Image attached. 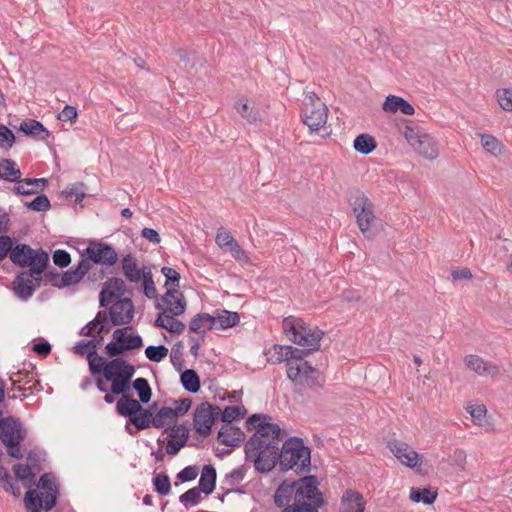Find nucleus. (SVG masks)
Returning <instances> with one entry per match:
<instances>
[{
  "mask_svg": "<svg viewBox=\"0 0 512 512\" xmlns=\"http://www.w3.org/2000/svg\"><path fill=\"white\" fill-rule=\"evenodd\" d=\"M273 500L281 512H319L325 503L314 475L283 480L275 490Z\"/></svg>",
  "mask_w": 512,
  "mask_h": 512,
  "instance_id": "f257e3e1",
  "label": "nucleus"
},
{
  "mask_svg": "<svg viewBox=\"0 0 512 512\" xmlns=\"http://www.w3.org/2000/svg\"><path fill=\"white\" fill-rule=\"evenodd\" d=\"M280 471L295 470L297 473H307L311 466V450L305 446L300 437H290L280 449Z\"/></svg>",
  "mask_w": 512,
  "mask_h": 512,
  "instance_id": "f03ea898",
  "label": "nucleus"
},
{
  "mask_svg": "<svg viewBox=\"0 0 512 512\" xmlns=\"http://www.w3.org/2000/svg\"><path fill=\"white\" fill-rule=\"evenodd\" d=\"M256 440L257 437L250 438L245 444L246 459L254 463L258 472H270L277 463L280 464V443L271 440L270 443L257 444Z\"/></svg>",
  "mask_w": 512,
  "mask_h": 512,
  "instance_id": "7ed1b4c3",
  "label": "nucleus"
},
{
  "mask_svg": "<svg viewBox=\"0 0 512 512\" xmlns=\"http://www.w3.org/2000/svg\"><path fill=\"white\" fill-rule=\"evenodd\" d=\"M282 326L285 335L290 341L302 347H312V350L320 348V340L324 332L317 326H310L302 319L294 316L286 317L283 320Z\"/></svg>",
  "mask_w": 512,
  "mask_h": 512,
  "instance_id": "20e7f679",
  "label": "nucleus"
},
{
  "mask_svg": "<svg viewBox=\"0 0 512 512\" xmlns=\"http://www.w3.org/2000/svg\"><path fill=\"white\" fill-rule=\"evenodd\" d=\"M286 374L293 383L294 390L302 395L306 389L319 393L324 386L322 373L308 363L291 362Z\"/></svg>",
  "mask_w": 512,
  "mask_h": 512,
  "instance_id": "39448f33",
  "label": "nucleus"
},
{
  "mask_svg": "<svg viewBox=\"0 0 512 512\" xmlns=\"http://www.w3.org/2000/svg\"><path fill=\"white\" fill-rule=\"evenodd\" d=\"M155 407L156 403L150 408H144L138 400L128 395H123L117 401L116 411L121 416L129 417V421L137 430H144L153 426L154 414L152 409Z\"/></svg>",
  "mask_w": 512,
  "mask_h": 512,
  "instance_id": "423d86ee",
  "label": "nucleus"
},
{
  "mask_svg": "<svg viewBox=\"0 0 512 512\" xmlns=\"http://www.w3.org/2000/svg\"><path fill=\"white\" fill-rule=\"evenodd\" d=\"M349 201L362 234L366 238L374 237L377 232V218L374 215L373 204L370 199L363 192L356 191Z\"/></svg>",
  "mask_w": 512,
  "mask_h": 512,
  "instance_id": "0eeeda50",
  "label": "nucleus"
},
{
  "mask_svg": "<svg viewBox=\"0 0 512 512\" xmlns=\"http://www.w3.org/2000/svg\"><path fill=\"white\" fill-rule=\"evenodd\" d=\"M26 437V429L20 421L12 416L4 418L0 424V440L6 447L7 454L15 459L23 457L20 444Z\"/></svg>",
  "mask_w": 512,
  "mask_h": 512,
  "instance_id": "6e6552de",
  "label": "nucleus"
},
{
  "mask_svg": "<svg viewBox=\"0 0 512 512\" xmlns=\"http://www.w3.org/2000/svg\"><path fill=\"white\" fill-rule=\"evenodd\" d=\"M327 117L328 108L325 103L318 98L316 93L307 92L302 112L304 124H306L310 130L318 131L324 128Z\"/></svg>",
  "mask_w": 512,
  "mask_h": 512,
  "instance_id": "1a4fd4ad",
  "label": "nucleus"
},
{
  "mask_svg": "<svg viewBox=\"0 0 512 512\" xmlns=\"http://www.w3.org/2000/svg\"><path fill=\"white\" fill-rule=\"evenodd\" d=\"M271 417L264 414H253L247 419L246 425L248 430H255L256 432L250 437H257V444L270 443L271 440L281 441V428L276 423L270 422Z\"/></svg>",
  "mask_w": 512,
  "mask_h": 512,
  "instance_id": "9d476101",
  "label": "nucleus"
},
{
  "mask_svg": "<svg viewBox=\"0 0 512 512\" xmlns=\"http://www.w3.org/2000/svg\"><path fill=\"white\" fill-rule=\"evenodd\" d=\"M221 409L208 402L199 404L193 413V425L198 434L207 437L211 434L212 426L219 417Z\"/></svg>",
  "mask_w": 512,
  "mask_h": 512,
  "instance_id": "9b49d317",
  "label": "nucleus"
},
{
  "mask_svg": "<svg viewBox=\"0 0 512 512\" xmlns=\"http://www.w3.org/2000/svg\"><path fill=\"white\" fill-rule=\"evenodd\" d=\"M81 257L83 260H88L91 266L92 263L112 266L118 260L117 252L112 246L95 240L89 242Z\"/></svg>",
  "mask_w": 512,
  "mask_h": 512,
  "instance_id": "f8f14e48",
  "label": "nucleus"
},
{
  "mask_svg": "<svg viewBox=\"0 0 512 512\" xmlns=\"http://www.w3.org/2000/svg\"><path fill=\"white\" fill-rule=\"evenodd\" d=\"M155 307L161 311L157 316L182 315L186 310L187 301L177 288H167L166 293L157 299Z\"/></svg>",
  "mask_w": 512,
  "mask_h": 512,
  "instance_id": "ddd939ff",
  "label": "nucleus"
},
{
  "mask_svg": "<svg viewBox=\"0 0 512 512\" xmlns=\"http://www.w3.org/2000/svg\"><path fill=\"white\" fill-rule=\"evenodd\" d=\"M42 275L32 272L31 268L20 272L14 282V292L22 300H28L41 285Z\"/></svg>",
  "mask_w": 512,
  "mask_h": 512,
  "instance_id": "4468645a",
  "label": "nucleus"
},
{
  "mask_svg": "<svg viewBox=\"0 0 512 512\" xmlns=\"http://www.w3.org/2000/svg\"><path fill=\"white\" fill-rule=\"evenodd\" d=\"M37 488L40 490L38 494L44 502V510L50 511L56 505L60 494L55 475L50 472L42 474L37 483Z\"/></svg>",
  "mask_w": 512,
  "mask_h": 512,
  "instance_id": "2eb2a0df",
  "label": "nucleus"
},
{
  "mask_svg": "<svg viewBox=\"0 0 512 512\" xmlns=\"http://www.w3.org/2000/svg\"><path fill=\"white\" fill-rule=\"evenodd\" d=\"M110 320L113 325H127L134 316V305L130 298H122L114 302L109 309Z\"/></svg>",
  "mask_w": 512,
  "mask_h": 512,
  "instance_id": "dca6fc26",
  "label": "nucleus"
},
{
  "mask_svg": "<svg viewBox=\"0 0 512 512\" xmlns=\"http://www.w3.org/2000/svg\"><path fill=\"white\" fill-rule=\"evenodd\" d=\"M127 292L125 282L118 277L109 278L99 294L101 307H107L117 297Z\"/></svg>",
  "mask_w": 512,
  "mask_h": 512,
  "instance_id": "f3484780",
  "label": "nucleus"
},
{
  "mask_svg": "<svg viewBox=\"0 0 512 512\" xmlns=\"http://www.w3.org/2000/svg\"><path fill=\"white\" fill-rule=\"evenodd\" d=\"M465 365L477 375L482 377H496L499 374V366L485 361L478 355L469 354L464 358Z\"/></svg>",
  "mask_w": 512,
  "mask_h": 512,
  "instance_id": "a211bd4d",
  "label": "nucleus"
},
{
  "mask_svg": "<svg viewBox=\"0 0 512 512\" xmlns=\"http://www.w3.org/2000/svg\"><path fill=\"white\" fill-rule=\"evenodd\" d=\"M121 269L124 277L131 283H139L148 270L145 267L138 268L136 258L131 253L122 258Z\"/></svg>",
  "mask_w": 512,
  "mask_h": 512,
  "instance_id": "6ab92c4d",
  "label": "nucleus"
},
{
  "mask_svg": "<svg viewBox=\"0 0 512 512\" xmlns=\"http://www.w3.org/2000/svg\"><path fill=\"white\" fill-rule=\"evenodd\" d=\"M90 269L91 265L89 264L88 260L81 259L77 266L71 267L62 275V283L61 285H57V287L61 288L78 284L90 271Z\"/></svg>",
  "mask_w": 512,
  "mask_h": 512,
  "instance_id": "aec40b11",
  "label": "nucleus"
},
{
  "mask_svg": "<svg viewBox=\"0 0 512 512\" xmlns=\"http://www.w3.org/2000/svg\"><path fill=\"white\" fill-rule=\"evenodd\" d=\"M365 501L361 493L348 489L342 496L339 512H364Z\"/></svg>",
  "mask_w": 512,
  "mask_h": 512,
  "instance_id": "412c9836",
  "label": "nucleus"
},
{
  "mask_svg": "<svg viewBox=\"0 0 512 512\" xmlns=\"http://www.w3.org/2000/svg\"><path fill=\"white\" fill-rule=\"evenodd\" d=\"M244 438V432L232 424H224L220 428L217 436V439L221 444L230 447L238 446L240 442L244 440Z\"/></svg>",
  "mask_w": 512,
  "mask_h": 512,
  "instance_id": "4be33fe9",
  "label": "nucleus"
},
{
  "mask_svg": "<svg viewBox=\"0 0 512 512\" xmlns=\"http://www.w3.org/2000/svg\"><path fill=\"white\" fill-rule=\"evenodd\" d=\"M413 149L427 160H434L439 155L436 141L426 133L413 145Z\"/></svg>",
  "mask_w": 512,
  "mask_h": 512,
  "instance_id": "5701e85b",
  "label": "nucleus"
},
{
  "mask_svg": "<svg viewBox=\"0 0 512 512\" xmlns=\"http://www.w3.org/2000/svg\"><path fill=\"white\" fill-rule=\"evenodd\" d=\"M48 185L46 178H26L19 181V185L14 187V191L19 195H32L42 191Z\"/></svg>",
  "mask_w": 512,
  "mask_h": 512,
  "instance_id": "b1692460",
  "label": "nucleus"
},
{
  "mask_svg": "<svg viewBox=\"0 0 512 512\" xmlns=\"http://www.w3.org/2000/svg\"><path fill=\"white\" fill-rule=\"evenodd\" d=\"M10 260L20 267L31 266L33 264V249L27 244H17L12 247Z\"/></svg>",
  "mask_w": 512,
  "mask_h": 512,
  "instance_id": "393cba45",
  "label": "nucleus"
},
{
  "mask_svg": "<svg viewBox=\"0 0 512 512\" xmlns=\"http://www.w3.org/2000/svg\"><path fill=\"white\" fill-rule=\"evenodd\" d=\"M383 110L391 113L401 111L405 115H413L415 112L414 107L408 101L396 95L386 97L383 103Z\"/></svg>",
  "mask_w": 512,
  "mask_h": 512,
  "instance_id": "a878e982",
  "label": "nucleus"
},
{
  "mask_svg": "<svg viewBox=\"0 0 512 512\" xmlns=\"http://www.w3.org/2000/svg\"><path fill=\"white\" fill-rule=\"evenodd\" d=\"M213 318L214 328L222 330L234 327L240 321V315L237 312L228 310H217Z\"/></svg>",
  "mask_w": 512,
  "mask_h": 512,
  "instance_id": "bb28decb",
  "label": "nucleus"
},
{
  "mask_svg": "<svg viewBox=\"0 0 512 512\" xmlns=\"http://www.w3.org/2000/svg\"><path fill=\"white\" fill-rule=\"evenodd\" d=\"M19 130L25 135L38 140H45L49 137V131L37 120L29 119L20 124Z\"/></svg>",
  "mask_w": 512,
  "mask_h": 512,
  "instance_id": "cd10ccee",
  "label": "nucleus"
},
{
  "mask_svg": "<svg viewBox=\"0 0 512 512\" xmlns=\"http://www.w3.org/2000/svg\"><path fill=\"white\" fill-rule=\"evenodd\" d=\"M21 175V171L15 161L12 159L0 160V179L19 183Z\"/></svg>",
  "mask_w": 512,
  "mask_h": 512,
  "instance_id": "c85d7f7f",
  "label": "nucleus"
},
{
  "mask_svg": "<svg viewBox=\"0 0 512 512\" xmlns=\"http://www.w3.org/2000/svg\"><path fill=\"white\" fill-rule=\"evenodd\" d=\"M178 315H167V316H157L154 325L158 328L165 329L173 334H181L185 330V324L180 320H177L175 317Z\"/></svg>",
  "mask_w": 512,
  "mask_h": 512,
  "instance_id": "c756f323",
  "label": "nucleus"
},
{
  "mask_svg": "<svg viewBox=\"0 0 512 512\" xmlns=\"http://www.w3.org/2000/svg\"><path fill=\"white\" fill-rule=\"evenodd\" d=\"M189 329L196 334H205L207 330L215 329L214 318L208 313H199L191 320Z\"/></svg>",
  "mask_w": 512,
  "mask_h": 512,
  "instance_id": "7c9ffc66",
  "label": "nucleus"
},
{
  "mask_svg": "<svg viewBox=\"0 0 512 512\" xmlns=\"http://www.w3.org/2000/svg\"><path fill=\"white\" fill-rule=\"evenodd\" d=\"M216 485V470L212 465H205L201 472L198 488L206 495L211 494Z\"/></svg>",
  "mask_w": 512,
  "mask_h": 512,
  "instance_id": "2f4dec72",
  "label": "nucleus"
},
{
  "mask_svg": "<svg viewBox=\"0 0 512 512\" xmlns=\"http://www.w3.org/2000/svg\"><path fill=\"white\" fill-rule=\"evenodd\" d=\"M123 331L124 330H114L112 334L113 340L105 346L104 353L112 359L119 358L118 356L122 355L126 351L123 344H121L124 340Z\"/></svg>",
  "mask_w": 512,
  "mask_h": 512,
  "instance_id": "473e14b6",
  "label": "nucleus"
},
{
  "mask_svg": "<svg viewBox=\"0 0 512 512\" xmlns=\"http://www.w3.org/2000/svg\"><path fill=\"white\" fill-rule=\"evenodd\" d=\"M87 344L89 346V351L87 355L88 365H89V371L92 375H96V372L99 371V368L94 365L93 359H96L98 361H102V357L98 355L97 348L102 344L103 342V336H93L90 340H86Z\"/></svg>",
  "mask_w": 512,
  "mask_h": 512,
  "instance_id": "72a5a7b5",
  "label": "nucleus"
},
{
  "mask_svg": "<svg viewBox=\"0 0 512 512\" xmlns=\"http://www.w3.org/2000/svg\"><path fill=\"white\" fill-rule=\"evenodd\" d=\"M267 362L270 364H280L286 362L288 365L287 345H273L265 351Z\"/></svg>",
  "mask_w": 512,
  "mask_h": 512,
  "instance_id": "f704fd0d",
  "label": "nucleus"
},
{
  "mask_svg": "<svg viewBox=\"0 0 512 512\" xmlns=\"http://www.w3.org/2000/svg\"><path fill=\"white\" fill-rule=\"evenodd\" d=\"M34 376L35 375L33 372L18 371L17 373H15L13 376L10 377V380L12 381L13 389L18 390V391H23V392L29 391V393L32 394L34 385L29 386V387H26L25 385L30 383L31 381H33Z\"/></svg>",
  "mask_w": 512,
  "mask_h": 512,
  "instance_id": "c9c22d12",
  "label": "nucleus"
},
{
  "mask_svg": "<svg viewBox=\"0 0 512 512\" xmlns=\"http://www.w3.org/2000/svg\"><path fill=\"white\" fill-rule=\"evenodd\" d=\"M353 146L357 152L367 155L375 150L376 141L369 134H360L355 138Z\"/></svg>",
  "mask_w": 512,
  "mask_h": 512,
  "instance_id": "e433bc0d",
  "label": "nucleus"
},
{
  "mask_svg": "<svg viewBox=\"0 0 512 512\" xmlns=\"http://www.w3.org/2000/svg\"><path fill=\"white\" fill-rule=\"evenodd\" d=\"M180 380L185 390L191 393H196L200 390V378L194 370H185L181 374Z\"/></svg>",
  "mask_w": 512,
  "mask_h": 512,
  "instance_id": "4c0bfd02",
  "label": "nucleus"
},
{
  "mask_svg": "<svg viewBox=\"0 0 512 512\" xmlns=\"http://www.w3.org/2000/svg\"><path fill=\"white\" fill-rule=\"evenodd\" d=\"M437 498V492L431 491L429 488H411L410 499L413 502L424 504H432Z\"/></svg>",
  "mask_w": 512,
  "mask_h": 512,
  "instance_id": "58836bf2",
  "label": "nucleus"
},
{
  "mask_svg": "<svg viewBox=\"0 0 512 512\" xmlns=\"http://www.w3.org/2000/svg\"><path fill=\"white\" fill-rule=\"evenodd\" d=\"M132 386L138 394L140 403L146 404L150 401L152 390L147 379L139 377L133 381Z\"/></svg>",
  "mask_w": 512,
  "mask_h": 512,
  "instance_id": "ea45409f",
  "label": "nucleus"
},
{
  "mask_svg": "<svg viewBox=\"0 0 512 512\" xmlns=\"http://www.w3.org/2000/svg\"><path fill=\"white\" fill-rule=\"evenodd\" d=\"M25 508L29 512H40V509H44V502L40 498L37 490L29 489L25 493L24 497Z\"/></svg>",
  "mask_w": 512,
  "mask_h": 512,
  "instance_id": "a19ab883",
  "label": "nucleus"
},
{
  "mask_svg": "<svg viewBox=\"0 0 512 512\" xmlns=\"http://www.w3.org/2000/svg\"><path fill=\"white\" fill-rule=\"evenodd\" d=\"M103 376L109 381L122 376V358H114L107 362L103 368Z\"/></svg>",
  "mask_w": 512,
  "mask_h": 512,
  "instance_id": "79ce46f5",
  "label": "nucleus"
},
{
  "mask_svg": "<svg viewBox=\"0 0 512 512\" xmlns=\"http://www.w3.org/2000/svg\"><path fill=\"white\" fill-rule=\"evenodd\" d=\"M49 262V255L42 249L33 250V264L30 267L32 272L42 275Z\"/></svg>",
  "mask_w": 512,
  "mask_h": 512,
  "instance_id": "37998d69",
  "label": "nucleus"
},
{
  "mask_svg": "<svg viewBox=\"0 0 512 512\" xmlns=\"http://www.w3.org/2000/svg\"><path fill=\"white\" fill-rule=\"evenodd\" d=\"M288 350V365L291 364V362H298V363H308L307 361H304V358L309 356L314 350H312V347H304L303 349L296 348L290 345H287Z\"/></svg>",
  "mask_w": 512,
  "mask_h": 512,
  "instance_id": "c03bdc74",
  "label": "nucleus"
},
{
  "mask_svg": "<svg viewBox=\"0 0 512 512\" xmlns=\"http://www.w3.org/2000/svg\"><path fill=\"white\" fill-rule=\"evenodd\" d=\"M132 327L130 326H126L124 328H118L117 330H124V340L121 344H123L125 350H134V349H138L140 347H142L143 345V341H142V338L139 336V335H133V334H128L127 331L128 330H131Z\"/></svg>",
  "mask_w": 512,
  "mask_h": 512,
  "instance_id": "a18cd8bd",
  "label": "nucleus"
},
{
  "mask_svg": "<svg viewBox=\"0 0 512 512\" xmlns=\"http://www.w3.org/2000/svg\"><path fill=\"white\" fill-rule=\"evenodd\" d=\"M246 410L243 406H227L223 411L221 410L220 417L225 424H232V421L240 416H244Z\"/></svg>",
  "mask_w": 512,
  "mask_h": 512,
  "instance_id": "49530a36",
  "label": "nucleus"
},
{
  "mask_svg": "<svg viewBox=\"0 0 512 512\" xmlns=\"http://www.w3.org/2000/svg\"><path fill=\"white\" fill-rule=\"evenodd\" d=\"M472 421L477 426H483L486 422L487 409L485 405H469L466 407Z\"/></svg>",
  "mask_w": 512,
  "mask_h": 512,
  "instance_id": "de8ad7c7",
  "label": "nucleus"
},
{
  "mask_svg": "<svg viewBox=\"0 0 512 512\" xmlns=\"http://www.w3.org/2000/svg\"><path fill=\"white\" fill-rule=\"evenodd\" d=\"M153 485H154L155 491L158 492L160 495H168L170 493V490H171L170 478L164 472L157 474L153 478Z\"/></svg>",
  "mask_w": 512,
  "mask_h": 512,
  "instance_id": "09e8293b",
  "label": "nucleus"
},
{
  "mask_svg": "<svg viewBox=\"0 0 512 512\" xmlns=\"http://www.w3.org/2000/svg\"><path fill=\"white\" fill-rule=\"evenodd\" d=\"M0 486L6 491L11 492L14 496L20 495V488L11 482V476L6 468L0 465Z\"/></svg>",
  "mask_w": 512,
  "mask_h": 512,
  "instance_id": "8fccbe9b",
  "label": "nucleus"
},
{
  "mask_svg": "<svg viewBox=\"0 0 512 512\" xmlns=\"http://www.w3.org/2000/svg\"><path fill=\"white\" fill-rule=\"evenodd\" d=\"M481 144L483 148L493 154V155H499L502 152V145L498 141V139L492 135L483 134L481 135Z\"/></svg>",
  "mask_w": 512,
  "mask_h": 512,
  "instance_id": "3c124183",
  "label": "nucleus"
},
{
  "mask_svg": "<svg viewBox=\"0 0 512 512\" xmlns=\"http://www.w3.org/2000/svg\"><path fill=\"white\" fill-rule=\"evenodd\" d=\"M84 187L85 186L83 183H76L64 190L63 194L67 200L74 203H79L85 197Z\"/></svg>",
  "mask_w": 512,
  "mask_h": 512,
  "instance_id": "603ef678",
  "label": "nucleus"
},
{
  "mask_svg": "<svg viewBox=\"0 0 512 512\" xmlns=\"http://www.w3.org/2000/svg\"><path fill=\"white\" fill-rule=\"evenodd\" d=\"M168 348L164 345L148 346L145 349L146 357L152 362H160L168 355Z\"/></svg>",
  "mask_w": 512,
  "mask_h": 512,
  "instance_id": "864d4df0",
  "label": "nucleus"
},
{
  "mask_svg": "<svg viewBox=\"0 0 512 512\" xmlns=\"http://www.w3.org/2000/svg\"><path fill=\"white\" fill-rule=\"evenodd\" d=\"M175 417L171 407H162L153 417V427L162 428L168 420H172Z\"/></svg>",
  "mask_w": 512,
  "mask_h": 512,
  "instance_id": "5fc2aeb1",
  "label": "nucleus"
},
{
  "mask_svg": "<svg viewBox=\"0 0 512 512\" xmlns=\"http://www.w3.org/2000/svg\"><path fill=\"white\" fill-rule=\"evenodd\" d=\"M111 382V392L115 395H125V392L131 388V380L123 376L109 380Z\"/></svg>",
  "mask_w": 512,
  "mask_h": 512,
  "instance_id": "6e6d98bb",
  "label": "nucleus"
},
{
  "mask_svg": "<svg viewBox=\"0 0 512 512\" xmlns=\"http://www.w3.org/2000/svg\"><path fill=\"white\" fill-rule=\"evenodd\" d=\"M24 205L27 208L37 212L47 211L51 207L48 197L44 194L36 196L30 202H25Z\"/></svg>",
  "mask_w": 512,
  "mask_h": 512,
  "instance_id": "4d7b16f0",
  "label": "nucleus"
},
{
  "mask_svg": "<svg viewBox=\"0 0 512 512\" xmlns=\"http://www.w3.org/2000/svg\"><path fill=\"white\" fill-rule=\"evenodd\" d=\"M496 97L499 105L505 111H512V89L503 88L496 91Z\"/></svg>",
  "mask_w": 512,
  "mask_h": 512,
  "instance_id": "13d9d810",
  "label": "nucleus"
},
{
  "mask_svg": "<svg viewBox=\"0 0 512 512\" xmlns=\"http://www.w3.org/2000/svg\"><path fill=\"white\" fill-rule=\"evenodd\" d=\"M202 492L198 487L191 488L179 497V501L185 506L188 504L197 505L201 500Z\"/></svg>",
  "mask_w": 512,
  "mask_h": 512,
  "instance_id": "bf43d9fd",
  "label": "nucleus"
},
{
  "mask_svg": "<svg viewBox=\"0 0 512 512\" xmlns=\"http://www.w3.org/2000/svg\"><path fill=\"white\" fill-rule=\"evenodd\" d=\"M388 448L393 453V455L402 462L405 453H409V449L411 448L407 443L401 442L398 440H391L388 442Z\"/></svg>",
  "mask_w": 512,
  "mask_h": 512,
  "instance_id": "052dcab7",
  "label": "nucleus"
},
{
  "mask_svg": "<svg viewBox=\"0 0 512 512\" xmlns=\"http://www.w3.org/2000/svg\"><path fill=\"white\" fill-rule=\"evenodd\" d=\"M28 465L35 470L42 469V463L45 461V452L40 449H33L27 455Z\"/></svg>",
  "mask_w": 512,
  "mask_h": 512,
  "instance_id": "680f3d73",
  "label": "nucleus"
},
{
  "mask_svg": "<svg viewBox=\"0 0 512 512\" xmlns=\"http://www.w3.org/2000/svg\"><path fill=\"white\" fill-rule=\"evenodd\" d=\"M13 472L18 480H32L35 477L33 468L30 465L15 464L13 466Z\"/></svg>",
  "mask_w": 512,
  "mask_h": 512,
  "instance_id": "e2e57ef3",
  "label": "nucleus"
},
{
  "mask_svg": "<svg viewBox=\"0 0 512 512\" xmlns=\"http://www.w3.org/2000/svg\"><path fill=\"white\" fill-rule=\"evenodd\" d=\"M161 273L165 276V286L167 288H176L179 286L180 274L171 267H163Z\"/></svg>",
  "mask_w": 512,
  "mask_h": 512,
  "instance_id": "0e129e2a",
  "label": "nucleus"
},
{
  "mask_svg": "<svg viewBox=\"0 0 512 512\" xmlns=\"http://www.w3.org/2000/svg\"><path fill=\"white\" fill-rule=\"evenodd\" d=\"M141 280H143V290H144L145 296L149 299L156 298L157 291H156L154 281L152 279V273L149 269L147 270V273L142 277Z\"/></svg>",
  "mask_w": 512,
  "mask_h": 512,
  "instance_id": "69168bd1",
  "label": "nucleus"
},
{
  "mask_svg": "<svg viewBox=\"0 0 512 512\" xmlns=\"http://www.w3.org/2000/svg\"><path fill=\"white\" fill-rule=\"evenodd\" d=\"M169 431V436L171 439L177 438V441H183L187 443L189 437V430L184 425H174L173 427H168L165 429V432Z\"/></svg>",
  "mask_w": 512,
  "mask_h": 512,
  "instance_id": "338daca9",
  "label": "nucleus"
},
{
  "mask_svg": "<svg viewBox=\"0 0 512 512\" xmlns=\"http://www.w3.org/2000/svg\"><path fill=\"white\" fill-rule=\"evenodd\" d=\"M402 134L408 143L413 147V145L425 134L419 128L413 127L411 125H405L402 129Z\"/></svg>",
  "mask_w": 512,
  "mask_h": 512,
  "instance_id": "774afa93",
  "label": "nucleus"
}]
</instances>
